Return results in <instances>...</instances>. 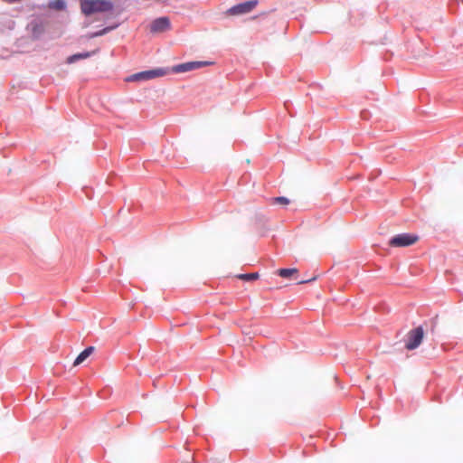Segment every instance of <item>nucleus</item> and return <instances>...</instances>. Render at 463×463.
Returning <instances> with one entry per match:
<instances>
[{
	"instance_id": "obj_1",
	"label": "nucleus",
	"mask_w": 463,
	"mask_h": 463,
	"mask_svg": "<svg viewBox=\"0 0 463 463\" xmlns=\"http://www.w3.org/2000/svg\"><path fill=\"white\" fill-rule=\"evenodd\" d=\"M80 7L84 14L90 15L95 13L110 11L112 4L104 0H83L81 1Z\"/></svg>"
},
{
	"instance_id": "obj_2",
	"label": "nucleus",
	"mask_w": 463,
	"mask_h": 463,
	"mask_svg": "<svg viewBox=\"0 0 463 463\" xmlns=\"http://www.w3.org/2000/svg\"><path fill=\"white\" fill-rule=\"evenodd\" d=\"M424 337V330L421 326H418L409 331L405 347L407 350L416 349L422 342Z\"/></svg>"
},
{
	"instance_id": "obj_3",
	"label": "nucleus",
	"mask_w": 463,
	"mask_h": 463,
	"mask_svg": "<svg viewBox=\"0 0 463 463\" xmlns=\"http://www.w3.org/2000/svg\"><path fill=\"white\" fill-rule=\"evenodd\" d=\"M419 241V236L411 233H401L392 237L389 245L391 247H408L413 245Z\"/></svg>"
},
{
	"instance_id": "obj_4",
	"label": "nucleus",
	"mask_w": 463,
	"mask_h": 463,
	"mask_svg": "<svg viewBox=\"0 0 463 463\" xmlns=\"http://www.w3.org/2000/svg\"><path fill=\"white\" fill-rule=\"evenodd\" d=\"M166 74V71L164 69H156L146 71H141L138 73H135L128 78V81H137V80H147L157 77H162Z\"/></svg>"
},
{
	"instance_id": "obj_5",
	"label": "nucleus",
	"mask_w": 463,
	"mask_h": 463,
	"mask_svg": "<svg viewBox=\"0 0 463 463\" xmlns=\"http://www.w3.org/2000/svg\"><path fill=\"white\" fill-rule=\"evenodd\" d=\"M256 0L247 1L231 7L227 13L230 15H240L251 12L257 5Z\"/></svg>"
},
{
	"instance_id": "obj_6",
	"label": "nucleus",
	"mask_w": 463,
	"mask_h": 463,
	"mask_svg": "<svg viewBox=\"0 0 463 463\" xmlns=\"http://www.w3.org/2000/svg\"><path fill=\"white\" fill-rule=\"evenodd\" d=\"M212 64L210 61H189L178 64L173 68V71L175 73H182L190 71H194L203 66Z\"/></svg>"
},
{
	"instance_id": "obj_7",
	"label": "nucleus",
	"mask_w": 463,
	"mask_h": 463,
	"mask_svg": "<svg viewBox=\"0 0 463 463\" xmlns=\"http://www.w3.org/2000/svg\"><path fill=\"white\" fill-rule=\"evenodd\" d=\"M170 27V21L167 17H160L153 21L150 29L153 33H159L167 30Z\"/></svg>"
},
{
	"instance_id": "obj_8",
	"label": "nucleus",
	"mask_w": 463,
	"mask_h": 463,
	"mask_svg": "<svg viewBox=\"0 0 463 463\" xmlns=\"http://www.w3.org/2000/svg\"><path fill=\"white\" fill-rule=\"evenodd\" d=\"M94 352L93 346H89L83 350L75 359L73 366H78L82 364L92 353Z\"/></svg>"
},
{
	"instance_id": "obj_9",
	"label": "nucleus",
	"mask_w": 463,
	"mask_h": 463,
	"mask_svg": "<svg viewBox=\"0 0 463 463\" xmlns=\"http://www.w3.org/2000/svg\"><path fill=\"white\" fill-rule=\"evenodd\" d=\"M92 53H95V52H82V53H76V54L71 55L67 58V63L71 64V63L77 61L78 60L87 59V58L90 57Z\"/></svg>"
},
{
	"instance_id": "obj_10",
	"label": "nucleus",
	"mask_w": 463,
	"mask_h": 463,
	"mask_svg": "<svg viewBox=\"0 0 463 463\" xmlns=\"http://www.w3.org/2000/svg\"><path fill=\"white\" fill-rule=\"evenodd\" d=\"M49 7L57 11L64 10L66 4L63 0H53L49 3Z\"/></svg>"
},
{
	"instance_id": "obj_11",
	"label": "nucleus",
	"mask_w": 463,
	"mask_h": 463,
	"mask_svg": "<svg viewBox=\"0 0 463 463\" xmlns=\"http://www.w3.org/2000/svg\"><path fill=\"white\" fill-rule=\"evenodd\" d=\"M259 277H260V275L257 272L237 275V278L239 279H241V280H244V281L255 280V279H258Z\"/></svg>"
},
{
	"instance_id": "obj_12",
	"label": "nucleus",
	"mask_w": 463,
	"mask_h": 463,
	"mask_svg": "<svg viewBox=\"0 0 463 463\" xmlns=\"http://www.w3.org/2000/svg\"><path fill=\"white\" fill-rule=\"evenodd\" d=\"M297 272V269H280L278 270L279 275L282 278H289L293 274H296Z\"/></svg>"
},
{
	"instance_id": "obj_13",
	"label": "nucleus",
	"mask_w": 463,
	"mask_h": 463,
	"mask_svg": "<svg viewBox=\"0 0 463 463\" xmlns=\"http://www.w3.org/2000/svg\"><path fill=\"white\" fill-rule=\"evenodd\" d=\"M271 203H280V204H283V205H287V204L289 203V200L287 197L279 196V197L271 198Z\"/></svg>"
},
{
	"instance_id": "obj_14",
	"label": "nucleus",
	"mask_w": 463,
	"mask_h": 463,
	"mask_svg": "<svg viewBox=\"0 0 463 463\" xmlns=\"http://www.w3.org/2000/svg\"><path fill=\"white\" fill-rule=\"evenodd\" d=\"M109 31V28H105L99 32H97V33H91L90 35V38H94V37H98V36H101L103 34H105L106 33H108Z\"/></svg>"
},
{
	"instance_id": "obj_15",
	"label": "nucleus",
	"mask_w": 463,
	"mask_h": 463,
	"mask_svg": "<svg viewBox=\"0 0 463 463\" xmlns=\"http://www.w3.org/2000/svg\"><path fill=\"white\" fill-rule=\"evenodd\" d=\"M315 279H316V278L314 277V278H311V279H308L299 280L298 283V284H303V283H307V282H309V281H313Z\"/></svg>"
}]
</instances>
